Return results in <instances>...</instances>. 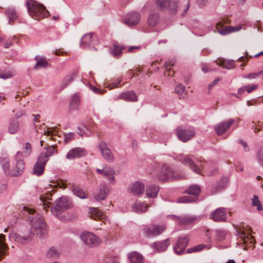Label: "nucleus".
I'll use <instances>...</instances> for the list:
<instances>
[{
    "label": "nucleus",
    "instance_id": "nucleus-9",
    "mask_svg": "<svg viewBox=\"0 0 263 263\" xmlns=\"http://www.w3.org/2000/svg\"><path fill=\"white\" fill-rule=\"evenodd\" d=\"M22 155V153L18 152L15 158V163L11 170V176L17 177L21 175L25 170V164L23 159H17V157Z\"/></svg>",
    "mask_w": 263,
    "mask_h": 263
},
{
    "label": "nucleus",
    "instance_id": "nucleus-51",
    "mask_svg": "<svg viewBox=\"0 0 263 263\" xmlns=\"http://www.w3.org/2000/svg\"><path fill=\"white\" fill-rule=\"evenodd\" d=\"M74 134L73 133H69L64 135V143L67 144L74 138Z\"/></svg>",
    "mask_w": 263,
    "mask_h": 263
},
{
    "label": "nucleus",
    "instance_id": "nucleus-46",
    "mask_svg": "<svg viewBox=\"0 0 263 263\" xmlns=\"http://www.w3.org/2000/svg\"><path fill=\"white\" fill-rule=\"evenodd\" d=\"M206 248L205 245L200 244L194 247L189 248L187 251V253H192L193 252H196L202 250L203 249Z\"/></svg>",
    "mask_w": 263,
    "mask_h": 263
},
{
    "label": "nucleus",
    "instance_id": "nucleus-59",
    "mask_svg": "<svg viewBox=\"0 0 263 263\" xmlns=\"http://www.w3.org/2000/svg\"><path fill=\"white\" fill-rule=\"evenodd\" d=\"M220 81V78L219 77H217L214 79V80L212 82V83L209 85V89H211L213 86L215 85L219 81Z\"/></svg>",
    "mask_w": 263,
    "mask_h": 263
},
{
    "label": "nucleus",
    "instance_id": "nucleus-26",
    "mask_svg": "<svg viewBox=\"0 0 263 263\" xmlns=\"http://www.w3.org/2000/svg\"><path fill=\"white\" fill-rule=\"evenodd\" d=\"M119 97L127 101L136 102L138 100L137 95L133 91H128L120 94Z\"/></svg>",
    "mask_w": 263,
    "mask_h": 263
},
{
    "label": "nucleus",
    "instance_id": "nucleus-17",
    "mask_svg": "<svg viewBox=\"0 0 263 263\" xmlns=\"http://www.w3.org/2000/svg\"><path fill=\"white\" fill-rule=\"evenodd\" d=\"M183 164L186 165L192 170L194 172L200 174L201 170L200 167L197 166L193 161V160L188 156H185L182 159L179 160Z\"/></svg>",
    "mask_w": 263,
    "mask_h": 263
},
{
    "label": "nucleus",
    "instance_id": "nucleus-4",
    "mask_svg": "<svg viewBox=\"0 0 263 263\" xmlns=\"http://www.w3.org/2000/svg\"><path fill=\"white\" fill-rule=\"evenodd\" d=\"M183 175L175 172L173 170L166 164H164L161 167L160 173L158 175V180L165 181L167 180H179L182 179Z\"/></svg>",
    "mask_w": 263,
    "mask_h": 263
},
{
    "label": "nucleus",
    "instance_id": "nucleus-1",
    "mask_svg": "<svg viewBox=\"0 0 263 263\" xmlns=\"http://www.w3.org/2000/svg\"><path fill=\"white\" fill-rule=\"evenodd\" d=\"M20 210L23 215L28 217L31 221L32 228L24 235L12 233L10 234V238L19 243L26 244L32 240L34 235L33 230L40 237H45L47 233L46 226L42 216L38 214H35V210L30 206H21Z\"/></svg>",
    "mask_w": 263,
    "mask_h": 263
},
{
    "label": "nucleus",
    "instance_id": "nucleus-48",
    "mask_svg": "<svg viewBox=\"0 0 263 263\" xmlns=\"http://www.w3.org/2000/svg\"><path fill=\"white\" fill-rule=\"evenodd\" d=\"M45 149H47L46 153H44L49 158L50 156H51L53 155L54 153H57V151L55 149V147L53 145L50 146L47 148L44 147Z\"/></svg>",
    "mask_w": 263,
    "mask_h": 263
},
{
    "label": "nucleus",
    "instance_id": "nucleus-31",
    "mask_svg": "<svg viewBox=\"0 0 263 263\" xmlns=\"http://www.w3.org/2000/svg\"><path fill=\"white\" fill-rule=\"evenodd\" d=\"M89 213L91 218L95 220L102 218L104 216L103 212L97 208H90Z\"/></svg>",
    "mask_w": 263,
    "mask_h": 263
},
{
    "label": "nucleus",
    "instance_id": "nucleus-7",
    "mask_svg": "<svg viewBox=\"0 0 263 263\" xmlns=\"http://www.w3.org/2000/svg\"><path fill=\"white\" fill-rule=\"evenodd\" d=\"M164 225H154L151 227L146 226L142 229V232L145 237L149 238L158 236L165 230Z\"/></svg>",
    "mask_w": 263,
    "mask_h": 263
},
{
    "label": "nucleus",
    "instance_id": "nucleus-47",
    "mask_svg": "<svg viewBox=\"0 0 263 263\" xmlns=\"http://www.w3.org/2000/svg\"><path fill=\"white\" fill-rule=\"evenodd\" d=\"M48 161V157L44 154L41 153L38 158L37 163L45 166L46 162Z\"/></svg>",
    "mask_w": 263,
    "mask_h": 263
},
{
    "label": "nucleus",
    "instance_id": "nucleus-50",
    "mask_svg": "<svg viewBox=\"0 0 263 263\" xmlns=\"http://www.w3.org/2000/svg\"><path fill=\"white\" fill-rule=\"evenodd\" d=\"M185 87L181 84H179L175 87V91L178 95H182L185 91Z\"/></svg>",
    "mask_w": 263,
    "mask_h": 263
},
{
    "label": "nucleus",
    "instance_id": "nucleus-62",
    "mask_svg": "<svg viewBox=\"0 0 263 263\" xmlns=\"http://www.w3.org/2000/svg\"><path fill=\"white\" fill-rule=\"evenodd\" d=\"M239 142L243 146L245 151H246V152L249 151V147L248 146L247 143L245 141H243L242 140H240Z\"/></svg>",
    "mask_w": 263,
    "mask_h": 263
},
{
    "label": "nucleus",
    "instance_id": "nucleus-3",
    "mask_svg": "<svg viewBox=\"0 0 263 263\" xmlns=\"http://www.w3.org/2000/svg\"><path fill=\"white\" fill-rule=\"evenodd\" d=\"M28 12L29 15L34 20H39L47 15L49 12L46 8L41 4L33 0H29L26 2Z\"/></svg>",
    "mask_w": 263,
    "mask_h": 263
},
{
    "label": "nucleus",
    "instance_id": "nucleus-28",
    "mask_svg": "<svg viewBox=\"0 0 263 263\" xmlns=\"http://www.w3.org/2000/svg\"><path fill=\"white\" fill-rule=\"evenodd\" d=\"M159 191V187L156 185H149L146 189V194L149 198H155Z\"/></svg>",
    "mask_w": 263,
    "mask_h": 263
},
{
    "label": "nucleus",
    "instance_id": "nucleus-12",
    "mask_svg": "<svg viewBox=\"0 0 263 263\" xmlns=\"http://www.w3.org/2000/svg\"><path fill=\"white\" fill-rule=\"evenodd\" d=\"M96 172L98 174L103 175L112 184L115 183V170L109 167L105 166L102 169L97 168Z\"/></svg>",
    "mask_w": 263,
    "mask_h": 263
},
{
    "label": "nucleus",
    "instance_id": "nucleus-2",
    "mask_svg": "<svg viewBox=\"0 0 263 263\" xmlns=\"http://www.w3.org/2000/svg\"><path fill=\"white\" fill-rule=\"evenodd\" d=\"M72 206V202L70 199L62 197L55 201L54 205L51 208V212L58 219L62 220L65 217L61 215L62 213Z\"/></svg>",
    "mask_w": 263,
    "mask_h": 263
},
{
    "label": "nucleus",
    "instance_id": "nucleus-45",
    "mask_svg": "<svg viewBox=\"0 0 263 263\" xmlns=\"http://www.w3.org/2000/svg\"><path fill=\"white\" fill-rule=\"evenodd\" d=\"M252 205L253 206H257V210L258 211H260L262 210L261 202L259 200L258 197L256 195H254L252 199Z\"/></svg>",
    "mask_w": 263,
    "mask_h": 263
},
{
    "label": "nucleus",
    "instance_id": "nucleus-13",
    "mask_svg": "<svg viewBox=\"0 0 263 263\" xmlns=\"http://www.w3.org/2000/svg\"><path fill=\"white\" fill-rule=\"evenodd\" d=\"M87 154V151L82 147H75L70 149L66 156V159L68 160H73L84 157Z\"/></svg>",
    "mask_w": 263,
    "mask_h": 263
},
{
    "label": "nucleus",
    "instance_id": "nucleus-55",
    "mask_svg": "<svg viewBox=\"0 0 263 263\" xmlns=\"http://www.w3.org/2000/svg\"><path fill=\"white\" fill-rule=\"evenodd\" d=\"M25 153L30 154L31 152V146L29 142H27L25 144Z\"/></svg>",
    "mask_w": 263,
    "mask_h": 263
},
{
    "label": "nucleus",
    "instance_id": "nucleus-44",
    "mask_svg": "<svg viewBox=\"0 0 263 263\" xmlns=\"http://www.w3.org/2000/svg\"><path fill=\"white\" fill-rule=\"evenodd\" d=\"M45 166V165L36 162L33 169V174L37 176L42 175L44 172Z\"/></svg>",
    "mask_w": 263,
    "mask_h": 263
},
{
    "label": "nucleus",
    "instance_id": "nucleus-57",
    "mask_svg": "<svg viewBox=\"0 0 263 263\" xmlns=\"http://www.w3.org/2000/svg\"><path fill=\"white\" fill-rule=\"evenodd\" d=\"M258 75H259L258 72V73H251L247 74L246 76H244L243 78L250 79H255Z\"/></svg>",
    "mask_w": 263,
    "mask_h": 263
},
{
    "label": "nucleus",
    "instance_id": "nucleus-41",
    "mask_svg": "<svg viewBox=\"0 0 263 263\" xmlns=\"http://www.w3.org/2000/svg\"><path fill=\"white\" fill-rule=\"evenodd\" d=\"M235 62L234 60H223L220 61L219 64L222 66L223 68L227 69H232L234 68Z\"/></svg>",
    "mask_w": 263,
    "mask_h": 263
},
{
    "label": "nucleus",
    "instance_id": "nucleus-33",
    "mask_svg": "<svg viewBox=\"0 0 263 263\" xmlns=\"http://www.w3.org/2000/svg\"><path fill=\"white\" fill-rule=\"evenodd\" d=\"M1 164L4 170L5 174L7 175H11V170L10 169L9 159L8 158L1 159Z\"/></svg>",
    "mask_w": 263,
    "mask_h": 263
},
{
    "label": "nucleus",
    "instance_id": "nucleus-60",
    "mask_svg": "<svg viewBox=\"0 0 263 263\" xmlns=\"http://www.w3.org/2000/svg\"><path fill=\"white\" fill-rule=\"evenodd\" d=\"M12 45L11 40L10 39H9L7 40L6 42L4 43V47L5 48H8Z\"/></svg>",
    "mask_w": 263,
    "mask_h": 263
},
{
    "label": "nucleus",
    "instance_id": "nucleus-64",
    "mask_svg": "<svg viewBox=\"0 0 263 263\" xmlns=\"http://www.w3.org/2000/svg\"><path fill=\"white\" fill-rule=\"evenodd\" d=\"M90 88L96 93L99 94L101 92L100 89L94 86L90 85Z\"/></svg>",
    "mask_w": 263,
    "mask_h": 263
},
{
    "label": "nucleus",
    "instance_id": "nucleus-35",
    "mask_svg": "<svg viewBox=\"0 0 263 263\" xmlns=\"http://www.w3.org/2000/svg\"><path fill=\"white\" fill-rule=\"evenodd\" d=\"M159 16L158 13H151L148 18L147 23L149 26H155L159 22Z\"/></svg>",
    "mask_w": 263,
    "mask_h": 263
},
{
    "label": "nucleus",
    "instance_id": "nucleus-14",
    "mask_svg": "<svg viewBox=\"0 0 263 263\" xmlns=\"http://www.w3.org/2000/svg\"><path fill=\"white\" fill-rule=\"evenodd\" d=\"M177 135L180 140L186 142L195 136V132L192 130L184 129L178 127L176 129Z\"/></svg>",
    "mask_w": 263,
    "mask_h": 263
},
{
    "label": "nucleus",
    "instance_id": "nucleus-43",
    "mask_svg": "<svg viewBox=\"0 0 263 263\" xmlns=\"http://www.w3.org/2000/svg\"><path fill=\"white\" fill-rule=\"evenodd\" d=\"M175 63V61L174 60H172L170 61H167L165 63L164 67L166 70V72L164 73V75H166L167 76H172L173 74H172V72L171 71V67L174 66Z\"/></svg>",
    "mask_w": 263,
    "mask_h": 263
},
{
    "label": "nucleus",
    "instance_id": "nucleus-37",
    "mask_svg": "<svg viewBox=\"0 0 263 263\" xmlns=\"http://www.w3.org/2000/svg\"><path fill=\"white\" fill-rule=\"evenodd\" d=\"M72 191L74 195L79 197L80 198L85 199L87 198V194L83 191H82L81 189L77 186H73L72 187Z\"/></svg>",
    "mask_w": 263,
    "mask_h": 263
},
{
    "label": "nucleus",
    "instance_id": "nucleus-32",
    "mask_svg": "<svg viewBox=\"0 0 263 263\" xmlns=\"http://www.w3.org/2000/svg\"><path fill=\"white\" fill-rule=\"evenodd\" d=\"M124 49V46H119L116 43L113 44V48L110 49L111 54L116 58H118L122 53V50Z\"/></svg>",
    "mask_w": 263,
    "mask_h": 263
},
{
    "label": "nucleus",
    "instance_id": "nucleus-34",
    "mask_svg": "<svg viewBox=\"0 0 263 263\" xmlns=\"http://www.w3.org/2000/svg\"><path fill=\"white\" fill-rule=\"evenodd\" d=\"M148 205L142 203L141 201H137L135 202L133 206V210L135 212L142 213L147 211Z\"/></svg>",
    "mask_w": 263,
    "mask_h": 263
},
{
    "label": "nucleus",
    "instance_id": "nucleus-18",
    "mask_svg": "<svg viewBox=\"0 0 263 263\" xmlns=\"http://www.w3.org/2000/svg\"><path fill=\"white\" fill-rule=\"evenodd\" d=\"M227 213L223 208H219L217 209L211 215V218L213 221L216 222L226 221Z\"/></svg>",
    "mask_w": 263,
    "mask_h": 263
},
{
    "label": "nucleus",
    "instance_id": "nucleus-21",
    "mask_svg": "<svg viewBox=\"0 0 263 263\" xmlns=\"http://www.w3.org/2000/svg\"><path fill=\"white\" fill-rule=\"evenodd\" d=\"M144 188V185L142 182L137 181L131 185L130 191L133 194L137 196L143 193Z\"/></svg>",
    "mask_w": 263,
    "mask_h": 263
},
{
    "label": "nucleus",
    "instance_id": "nucleus-30",
    "mask_svg": "<svg viewBox=\"0 0 263 263\" xmlns=\"http://www.w3.org/2000/svg\"><path fill=\"white\" fill-rule=\"evenodd\" d=\"M35 60L36 61V63L34 67V69L46 68L49 65L48 61L45 57L39 58V57H36Z\"/></svg>",
    "mask_w": 263,
    "mask_h": 263
},
{
    "label": "nucleus",
    "instance_id": "nucleus-25",
    "mask_svg": "<svg viewBox=\"0 0 263 263\" xmlns=\"http://www.w3.org/2000/svg\"><path fill=\"white\" fill-rule=\"evenodd\" d=\"M77 74V71L73 70L70 73L65 76L61 83V88L62 89L65 88L70 83H71L74 79Z\"/></svg>",
    "mask_w": 263,
    "mask_h": 263
},
{
    "label": "nucleus",
    "instance_id": "nucleus-27",
    "mask_svg": "<svg viewBox=\"0 0 263 263\" xmlns=\"http://www.w3.org/2000/svg\"><path fill=\"white\" fill-rule=\"evenodd\" d=\"M5 241V236L0 234V260L7 255L8 247Z\"/></svg>",
    "mask_w": 263,
    "mask_h": 263
},
{
    "label": "nucleus",
    "instance_id": "nucleus-54",
    "mask_svg": "<svg viewBox=\"0 0 263 263\" xmlns=\"http://www.w3.org/2000/svg\"><path fill=\"white\" fill-rule=\"evenodd\" d=\"M120 83V81H119L118 82H112L108 84V87L110 89H112L115 87H118Z\"/></svg>",
    "mask_w": 263,
    "mask_h": 263
},
{
    "label": "nucleus",
    "instance_id": "nucleus-61",
    "mask_svg": "<svg viewBox=\"0 0 263 263\" xmlns=\"http://www.w3.org/2000/svg\"><path fill=\"white\" fill-rule=\"evenodd\" d=\"M106 263H119V262L116 258L110 257L106 261Z\"/></svg>",
    "mask_w": 263,
    "mask_h": 263
},
{
    "label": "nucleus",
    "instance_id": "nucleus-6",
    "mask_svg": "<svg viewBox=\"0 0 263 263\" xmlns=\"http://www.w3.org/2000/svg\"><path fill=\"white\" fill-rule=\"evenodd\" d=\"M81 239L84 243L90 248L98 246L101 243V239L93 233L84 232L81 234Z\"/></svg>",
    "mask_w": 263,
    "mask_h": 263
},
{
    "label": "nucleus",
    "instance_id": "nucleus-40",
    "mask_svg": "<svg viewBox=\"0 0 263 263\" xmlns=\"http://www.w3.org/2000/svg\"><path fill=\"white\" fill-rule=\"evenodd\" d=\"M79 103V97L77 94L73 95L70 102V108L72 109H77L78 107Z\"/></svg>",
    "mask_w": 263,
    "mask_h": 263
},
{
    "label": "nucleus",
    "instance_id": "nucleus-42",
    "mask_svg": "<svg viewBox=\"0 0 263 263\" xmlns=\"http://www.w3.org/2000/svg\"><path fill=\"white\" fill-rule=\"evenodd\" d=\"M18 128V122L17 121L13 120L11 121V122L9 124V127H8V130L9 132L11 134H15Z\"/></svg>",
    "mask_w": 263,
    "mask_h": 263
},
{
    "label": "nucleus",
    "instance_id": "nucleus-5",
    "mask_svg": "<svg viewBox=\"0 0 263 263\" xmlns=\"http://www.w3.org/2000/svg\"><path fill=\"white\" fill-rule=\"evenodd\" d=\"M201 192V188L197 185H192L187 188L184 193L189 195H194V197H191L189 196L181 197L178 199V202L179 203H188L193 202L196 200V197L199 196Z\"/></svg>",
    "mask_w": 263,
    "mask_h": 263
},
{
    "label": "nucleus",
    "instance_id": "nucleus-56",
    "mask_svg": "<svg viewBox=\"0 0 263 263\" xmlns=\"http://www.w3.org/2000/svg\"><path fill=\"white\" fill-rule=\"evenodd\" d=\"M43 203V208L46 209L47 208H50L51 206V202L49 201H44L43 199H41Z\"/></svg>",
    "mask_w": 263,
    "mask_h": 263
},
{
    "label": "nucleus",
    "instance_id": "nucleus-36",
    "mask_svg": "<svg viewBox=\"0 0 263 263\" xmlns=\"http://www.w3.org/2000/svg\"><path fill=\"white\" fill-rule=\"evenodd\" d=\"M6 13L9 19V23L10 22H13L17 17L16 12L13 8L7 9L6 10Z\"/></svg>",
    "mask_w": 263,
    "mask_h": 263
},
{
    "label": "nucleus",
    "instance_id": "nucleus-20",
    "mask_svg": "<svg viewBox=\"0 0 263 263\" xmlns=\"http://www.w3.org/2000/svg\"><path fill=\"white\" fill-rule=\"evenodd\" d=\"M108 193L109 190L107 186L104 184H101L99 193L94 195V198L97 200H104L107 197Z\"/></svg>",
    "mask_w": 263,
    "mask_h": 263
},
{
    "label": "nucleus",
    "instance_id": "nucleus-49",
    "mask_svg": "<svg viewBox=\"0 0 263 263\" xmlns=\"http://www.w3.org/2000/svg\"><path fill=\"white\" fill-rule=\"evenodd\" d=\"M13 74L9 71H2L0 70V78L3 79H7L11 78Z\"/></svg>",
    "mask_w": 263,
    "mask_h": 263
},
{
    "label": "nucleus",
    "instance_id": "nucleus-29",
    "mask_svg": "<svg viewBox=\"0 0 263 263\" xmlns=\"http://www.w3.org/2000/svg\"><path fill=\"white\" fill-rule=\"evenodd\" d=\"M128 258L131 263H143L144 260L142 255L137 252L129 253Z\"/></svg>",
    "mask_w": 263,
    "mask_h": 263
},
{
    "label": "nucleus",
    "instance_id": "nucleus-19",
    "mask_svg": "<svg viewBox=\"0 0 263 263\" xmlns=\"http://www.w3.org/2000/svg\"><path fill=\"white\" fill-rule=\"evenodd\" d=\"M228 181L229 180L228 177H223L221 178L220 180L217 183V184L213 186L211 190V193L212 194H215L218 192L226 189L227 186Z\"/></svg>",
    "mask_w": 263,
    "mask_h": 263
},
{
    "label": "nucleus",
    "instance_id": "nucleus-53",
    "mask_svg": "<svg viewBox=\"0 0 263 263\" xmlns=\"http://www.w3.org/2000/svg\"><path fill=\"white\" fill-rule=\"evenodd\" d=\"M258 87V85L257 84H253L251 86L246 85L245 86V88L246 89V91L248 93H251L252 91L256 89Z\"/></svg>",
    "mask_w": 263,
    "mask_h": 263
},
{
    "label": "nucleus",
    "instance_id": "nucleus-10",
    "mask_svg": "<svg viewBox=\"0 0 263 263\" xmlns=\"http://www.w3.org/2000/svg\"><path fill=\"white\" fill-rule=\"evenodd\" d=\"M99 148L102 157L106 161L109 163L114 161V155L105 142L101 141L99 144Z\"/></svg>",
    "mask_w": 263,
    "mask_h": 263
},
{
    "label": "nucleus",
    "instance_id": "nucleus-52",
    "mask_svg": "<svg viewBox=\"0 0 263 263\" xmlns=\"http://www.w3.org/2000/svg\"><path fill=\"white\" fill-rule=\"evenodd\" d=\"M257 159L259 164L263 166V151H259L256 154Z\"/></svg>",
    "mask_w": 263,
    "mask_h": 263
},
{
    "label": "nucleus",
    "instance_id": "nucleus-11",
    "mask_svg": "<svg viewBox=\"0 0 263 263\" xmlns=\"http://www.w3.org/2000/svg\"><path fill=\"white\" fill-rule=\"evenodd\" d=\"M189 239L188 235L180 237L178 239L175 245L174 246V250L177 254L180 255L185 250L189 244Z\"/></svg>",
    "mask_w": 263,
    "mask_h": 263
},
{
    "label": "nucleus",
    "instance_id": "nucleus-38",
    "mask_svg": "<svg viewBox=\"0 0 263 263\" xmlns=\"http://www.w3.org/2000/svg\"><path fill=\"white\" fill-rule=\"evenodd\" d=\"M241 26L239 27H232V26H226L223 29H221L219 30V33L222 35H225L231 32L237 31L241 29Z\"/></svg>",
    "mask_w": 263,
    "mask_h": 263
},
{
    "label": "nucleus",
    "instance_id": "nucleus-24",
    "mask_svg": "<svg viewBox=\"0 0 263 263\" xmlns=\"http://www.w3.org/2000/svg\"><path fill=\"white\" fill-rule=\"evenodd\" d=\"M169 245L170 239L167 238L164 241L154 242L152 245V247L156 249L158 252H160L166 250Z\"/></svg>",
    "mask_w": 263,
    "mask_h": 263
},
{
    "label": "nucleus",
    "instance_id": "nucleus-15",
    "mask_svg": "<svg viewBox=\"0 0 263 263\" xmlns=\"http://www.w3.org/2000/svg\"><path fill=\"white\" fill-rule=\"evenodd\" d=\"M234 120L230 119L228 121L221 122L219 124L215 126L214 129L218 135H221L224 133L230 126L234 123Z\"/></svg>",
    "mask_w": 263,
    "mask_h": 263
},
{
    "label": "nucleus",
    "instance_id": "nucleus-22",
    "mask_svg": "<svg viewBox=\"0 0 263 263\" xmlns=\"http://www.w3.org/2000/svg\"><path fill=\"white\" fill-rule=\"evenodd\" d=\"M175 218H177L179 221L180 224L182 225H188L194 223L197 219V217L195 216H192L189 215H185L183 216H176L173 215Z\"/></svg>",
    "mask_w": 263,
    "mask_h": 263
},
{
    "label": "nucleus",
    "instance_id": "nucleus-58",
    "mask_svg": "<svg viewBox=\"0 0 263 263\" xmlns=\"http://www.w3.org/2000/svg\"><path fill=\"white\" fill-rule=\"evenodd\" d=\"M208 3V0H197V4L200 7H202L206 5Z\"/></svg>",
    "mask_w": 263,
    "mask_h": 263
},
{
    "label": "nucleus",
    "instance_id": "nucleus-39",
    "mask_svg": "<svg viewBox=\"0 0 263 263\" xmlns=\"http://www.w3.org/2000/svg\"><path fill=\"white\" fill-rule=\"evenodd\" d=\"M60 255V252L54 247H51L47 252V256L48 258H58Z\"/></svg>",
    "mask_w": 263,
    "mask_h": 263
},
{
    "label": "nucleus",
    "instance_id": "nucleus-16",
    "mask_svg": "<svg viewBox=\"0 0 263 263\" xmlns=\"http://www.w3.org/2000/svg\"><path fill=\"white\" fill-rule=\"evenodd\" d=\"M140 18L139 13L132 12L126 15L124 18V22L129 26H133L138 24Z\"/></svg>",
    "mask_w": 263,
    "mask_h": 263
},
{
    "label": "nucleus",
    "instance_id": "nucleus-23",
    "mask_svg": "<svg viewBox=\"0 0 263 263\" xmlns=\"http://www.w3.org/2000/svg\"><path fill=\"white\" fill-rule=\"evenodd\" d=\"M95 36V34L91 33L84 35L81 39V47L84 48L91 44Z\"/></svg>",
    "mask_w": 263,
    "mask_h": 263
},
{
    "label": "nucleus",
    "instance_id": "nucleus-8",
    "mask_svg": "<svg viewBox=\"0 0 263 263\" xmlns=\"http://www.w3.org/2000/svg\"><path fill=\"white\" fill-rule=\"evenodd\" d=\"M156 4L161 11L168 10L172 14L177 12V3L175 0H156Z\"/></svg>",
    "mask_w": 263,
    "mask_h": 263
},
{
    "label": "nucleus",
    "instance_id": "nucleus-63",
    "mask_svg": "<svg viewBox=\"0 0 263 263\" xmlns=\"http://www.w3.org/2000/svg\"><path fill=\"white\" fill-rule=\"evenodd\" d=\"M202 70L204 72H208L212 71V69L209 68L206 65H203L201 68Z\"/></svg>",
    "mask_w": 263,
    "mask_h": 263
}]
</instances>
